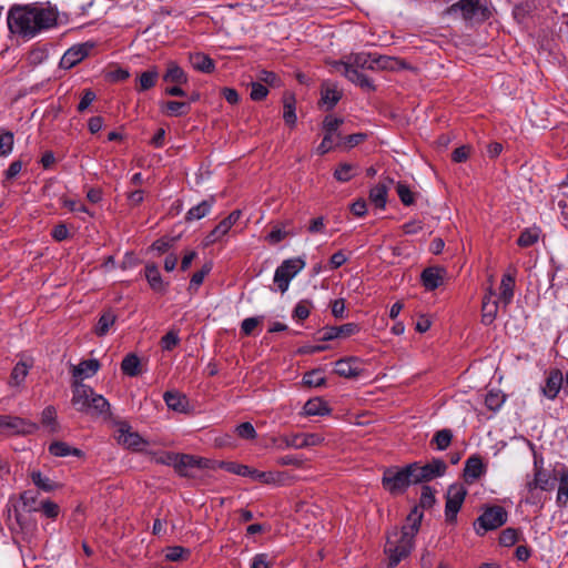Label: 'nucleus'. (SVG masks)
<instances>
[{
  "mask_svg": "<svg viewBox=\"0 0 568 568\" xmlns=\"http://www.w3.org/2000/svg\"><path fill=\"white\" fill-rule=\"evenodd\" d=\"M304 267L305 261L300 257L283 261L274 273V283L277 285L278 290L282 293H285L288 288L291 280Z\"/></svg>",
  "mask_w": 568,
  "mask_h": 568,
  "instance_id": "9",
  "label": "nucleus"
},
{
  "mask_svg": "<svg viewBox=\"0 0 568 568\" xmlns=\"http://www.w3.org/2000/svg\"><path fill=\"white\" fill-rule=\"evenodd\" d=\"M32 483L41 490L50 493L59 487V485L52 481L49 477H45L39 470H33L30 475Z\"/></svg>",
  "mask_w": 568,
  "mask_h": 568,
  "instance_id": "37",
  "label": "nucleus"
},
{
  "mask_svg": "<svg viewBox=\"0 0 568 568\" xmlns=\"http://www.w3.org/2000/svg\"><path fill=\"white\" fill-rule=\"evenodd\" d=\"M341 136H336L335 134L325 133L321 144L317 148V152L320 154H325L331 151L335 145H337V140Z\"/></svg>",
  "mask_w": 568,
  "mask_h": 568,
  "instance_id": "61",
  "label": "nucleus"
},
{
  "mask_svg": "<svg viewBox=\"0 0 568 568\" xmlns=\"http://www.w3.org/2000/svg\"><path fill=\"white\" fill-rule=\"evenodd\" d=\"M435 491L429 486H423L420 493L419 505L422 508H430L435 504Z\"/></svg>",
  "mask_w": 568,
  "mask_h": 568,
  "instance_id": "55",
  "label": "nucleus"
},
{
  "mask_svg": "<svg viewBox=\"0 0 568 568\" xmlns=\"http://www.w3.org/2000/svg\"><path fill=\"white\" fill-rule=\"evenodd\" d=\"M210 460L187 454H170L166 464L172 465L175 471L184 477H193L195 470L209 468Z\"/></svg>",
  "mask_w": 568,
  "mask_h": 568,
  "instance_id": "6",
  "label": "nucleus"
},
{
  "mask_svg": "<svg viewBox=\"0 0 568 568\" xmlns=\"http://www.w3.org/2000/svg\"><path fill=\"white\" fill-rule=\"evenodd\" d=\"M100 368L98 359H84L73 366L72 374L75 378H88L93 376Z\"/></svg>",
  "mask_w": 568,
  "mask_h": 568,
  "instance_id": "27",
  "label": "nucleus"
},
{
  "mask_svg": "<svg viewBox=\"0 0 568 568\" xmlns=\"http://www.w3.org/2000/svg\"><path fill=\"white\" fill-rule=\"evenodd\" d=\"M396 191H397L400 202L404 205L409 206V205L414 204L415 196L407 184H405L403 182H398L396 184Z\"/></svg>",
  "mask_w": 568,
  "mask_h": 568,
  "instance_id": "51",
  "label": "nucleus"
},
{
  "mask_svg": "<svg viewBox=\"0 0 568 568\" xmlns=\"http://www.w3.org/2000/svg\"><path fill=\"white\" fill-rule=\"evenodd\" d=\"M515 277L510 274H504L500 282L499 300L507 306L514 297Z\"/></svg>",
  "mask_w": 568,
  "mask_h": 568,
  "instance_id": "32",
  "label": "nucleus"
},
{
  "mask_svg": "<svg viewBox=\"0 0 568 568\" xmlns=\"http://www.w3.org/2000/svg\"><path fill=\"white\" fill-rule=\"evenodd\" d=\"M534 479L538 484L539 489L548 490L550 477L547 470L542 468V466L536 464V469L534 470Z\"/></svg>",
  "mask_w": 568,
  "mask_h": 568,
  "instance_id": "53",
  "label": "nucleus"
},
{
  "mask_svg": "<svg viewBox=\"0 0 568 568\" xmlns=\"http://www.w3.org/2000/svg\"><path fill=\"white\" fill-rule=\"evenodd\" d=\"M256 80L260 83H266L272 87L280 85L278 77L274 72L267 70H260L256 74Z\"/></svg>",
  "mask_w": 568,
  "mask_h": 568,
  "instance_id": "60",
  "label": "nucleus"
},
{
  "mask_svg": "<svg viewBox=\"0 0 568 568\" xmlns=\"http://www.w3.org/2000/svg\"><path fill=\"white\" fill-rule=\"evenodd\" d=\"M190 62L195 70L205 73H211L215 68L214 61L203 53L192 54L190 57Z\"/></svg>",
  "mask_w": 568,
  "mask_h": 568,
  "instance_id": "34",
  "label": "nucleus"
},
{
  "mask_svg": "<svg viewBox=\"0 0 568 568\" xmlns=\"http://www.w3.org/2000/svg\"><path fill=\"white\" fill-rule=\"evenodd\" d=\"M93 48L90 43H81L78 45L71 47L65 53L62 55L60 60V67L62 69H71L79 62H81L84 58L89 55L90 50Z\"/></svg>",
  "mask_w": 568,
  "mask_h": 568,
  "instance_id": "14",
  "label": "nucleus"
},
{
  "mask_svg": "<svg viewBox=\"0 0 568 568\" xmlns=\"http://www.w3.org/2000/svg\"><path fill=\"white\" fill-rule=\"evenodd\" d=\"M180 343V337L178 335V332L175 331H169L162 338H161V347L164 351H172L174 347L178 346Z\"/></svg>",
  "mask_w": 568,
  "mask_h": 568,
  "instance_id": "57",
  "label": "nucleus"
},
{
  "mask_svg": "<svg viewBox=\"0 0 568 568\" xmlns=\"http://www.w3.org/2000/svg\"><path fill=\"white\" fill-rule=\"evenodd\" d=\"M505 395L499 390H490L485 397V405L488 409L497 412L505 403Z\"/></svg>",
  "mask_w": 568,
  "mask_h": 568,
  "instance_id": "42",
  "label": "nucleus"
},
{
  "mask_svg": "<svg viewBox=\"0 0 568 568\" xmlns=\"http://www.w3.org/2000/svg\"><path fill=\"white\" fill-rule=\"evenodd\" d=\"M116 315L112 311H105L99 318L94 333L98 336H104L108 334L110 327L115 323Z\"/></svg>",
  "mask_w": 568,
  "mask_h": 568,
  "instance_id": "35",
  "label": "nucleus"
},
{
  "mask_svg": "<svg viewBox=\"0 0 568 568\" xmlns=\"http://www.w3.org/2000/svg\"><path fill=\"white\" fill-rule=\"evenodd\" d=\"M58 11L44 3L13 4L7 14L9 31L29 41L58 24Z\"/></svg>",
  "mask_w": 568,
  "mask_h": 568,
  "instance_id": "1",
  "label": "nucleus"
},
{
  "mask_svg": "<svg viewBox=\"0 0 568 568\" xmlns=\"http://www.w3.org/2000/svg\"><path fill=\"white\" fill-rule=\"evenodd\" d=\"M447 469V465L444 460L439 458H434L428 464L424 465V470L427 471L429 479H434L436 477H440L445 474Z\"/></svg>",
  "mask_w": 568,
  "mask_h": 568,
  "instance_id": "40",
  "label": "nucleus"
},
{
  "mask_svg": "<svg viewBox=\"0 0 568 568\" xmlns=\"http://www.w3.org/2000/svg\"><path fill=\"white\" fill-rule=\"evenodd\" d=\"M520 540V531L515 528H506L499 536V542L504 547H511Z\"/></svg>",
  "mask_w": 568,
  "mask_h": 568,
  "instance_id": "46",
  "label": "nucleus"
},
{
  "mask_svg": "<svg viewBox=\"0 0 568 568\" xmlns=\"http://www.w3.org/2000/svg\"><path fill=\"white\" fill-rule=\"evenodd\" d=\"M409 468L390 466L384 469L382 477L383 488L390 495L397 496L404 494L412 485Z\"/></svg>",
  "mask_w": 568,
  "mask_h": 568,
  "instance_id": "5",
  "label": "nucleus"
},
{
  "mask_svg": "<svg viewBox=\"0 0 568 568\" xmlns=\"http://www.w3.org/2000/svg\"><path fill=\"white\" fill-rule=\"evenodd\" d=\"M178 239H179V236H176V237L162 236L161 239L156 240L151 245V248L156 251L160 254H163V253L168 252L174 245V243L176 242Z\"/></svg>",
  "mask_w": 568,
  "mask_h": 568,
  "instance_id": "52",
  "label": "nucleus"
},
{
  "mask_svg": "<svg viewBox=\"0 0 568 568\" xmlns=\"http://www.w3.org/2000/svg\"><path fill=\"white\" fill-rule=\"evenodd\" d=\"M303 383L310 387H320L325 384V377L321 369H313L304 374Z\"/></svg>",
  "mask_w": 568,
  "mask_h": 568,
  "instance_id": "49",
  "label": "nucleus"
},
{
  "mask_svg": "<svg viewBox=\"0 0 568 568\" xmlns=\"http://www.w3.org/2000/svg\"><path fill=\"white\" fill-rule=\"evenodd\" d=\"M486 467L479 455H471L465 463L464 476L467 481H474L484 475Z\"/></svg>",
  "mask_w": 568,
  "mask_h": 568,
  "instance_id": "22",
  "label": "nucleus"
},
{
  "mask_svg": "<svg viewBox=\"0 0 568 568\" xmlns=\"http://www.w3.org/2000/svg\"><path fill=\"white\" fill-rule=\"evenodd\" d=\"M29 509H20L18 505L12 504L7 509V521L12 531L31 534L36 529V523L31 518Z\"/></svg>",
  "mask_w": 568,
  "mask_h": 568,
  "instance_id": "8",
  "label": "nucleus"
},
{
  "mask_svg": "<svg viewBox=\"0 0 568 568\" xmlns=\"http://www.w3.org/2000/svg\"><path fill=\"white\" fill-rule=\"evenodd\" d=\"M144 273L150 287L154 292L161 294H164L166 292L169 283L163 281L159 267L154 263L146 264Z\"/></svg>",
  "mask_w": 568,
  "mask_h": 568,
  "instance_id": "21",
  "label": "nucleus"
},
{
  "mask_svg": "<svg viewBox=\"0 0 568 568\" xmlns=\"http://www.w3.org/2000/svg\"><path fill=\"white\" fill-rule=\"evenodd\" d=\"M34 423L28 422L18 416L0 415V434L2 435H26L37 430Z\"/></svg>",
  "mask_w": 568,
  "mask_h": 568,
  "instance_id": "11",
  "label": "nucleus"
},
{
  "mask_svg": "<svg viewBox=\"0 0 568 568\" xmlns=\"http://www.w3.org/2000/svg\"><path fill=\"white\" fill-rule=\"evenodd\" d=\"M166 406L178 413H186L189 410V398L179 390H168L163 394Z\"/></svg>",
  "mask_w": 568,
  "mask_h": 568,
  "instance_id": "20",
  "label": "nucleus"
},
{
  "mask_svg": "<svg viewBox=\"0 0 568 568\" xmlns=\"http://www.w3.org/2000/svg\"><path fill=\"white\" fill-rule=\"evenodd\" d=\"M452 439V430L448 428H444L435 433L432 439V444H435L438 450H445L450 445Z\"/></svg>",
  "mask_w": 568,
  "mask_h": 568,
  "instance_id": "41",
  "label": "nucleus"
},
{
  "mask_svg": "<svg viewBox=\"0 0 568 568\" xmlns=\"http://www.w3.org/2000/svg\"><path fill=\"white\" fill-rule=\"evenodd\" d=\"M303 409L307 416H324L331 413L327 403L320 397L307 400Z\"/></svg>",
  "mask_w": 568,
  "mask_h": 568,
  "instance_id": "28",
  "label": "nucleus"
},
{
  "mask_svg": "<svg viewBox=\"0 0 568 568\" xmlns=\"http://www.w3.org/2000/svg\"><path fill=\"white\" fill-rule=\"evenodd\" d=\"M352 171V164L342 163L336 168L334 172V178L339 182H348L353 178Z\"/></svg>",
  "mask_w": 568,
  "mask_h": 568,
  "instance_id": "58",
  "label": "nucleus"
},
{
  "mask_svg": "<svg viewBox=\"0 0 568 568\" xmlns=\"http://www.w3.org/2000/svg\"><path fill=\"white\" fill-rule=\"evenodd\" d=\"M568 501V470H564L560 474L559 487L557 493V504L559 506H566Z\"/></svg>",
  "mask_w": 568,
  "mask_h": 568,
  "instance_id": "45",
  "label": "nucleus"
},
{
  "mask_svg": "<svg viewBox=\"0 0 568 568\" xmlns=\"http://www.w3.org/2000/svg\"><path fill=\"white\" fill-rule=\"evenodd\" d=\"M423 511L415 506L406 517L400 531L394 528L387 536L385 552L388 555V568H395L406 558L414 547V538L419 531Z\"/></svg>",
  "mask_w": 568,
  "mask_h": 568,
  "instance_id": "2",
  "label": "nucleus"
},
{
  "mask_svg": "<svg viewBox=\"0 0 568 568\" xmlns=\"http://www.w3.org/2000/svg\"><path fill=\"white\" fill-rule=\"evenodd\" d=\"M495 292L493 288H489L488 294L485 295L483 300V317L481 322L485 325H489L494 322L496 318L497 312H498V301L494 300Z\"/></svg>",
  "mask_w": 568,
  "mask_h": 568,
  "instance_id": "23",
  "label": "nucleus"
},
{
  "mask_svg": "<svg viewBox=\"0 0 568 568\" xmlns=\"http://www.w3.org/2000/svg\"><path fill=\"white\" fill-rule=\"evenodd\" d=\"M272 561L267 554H256L252 558L251 568H271Z\"/></svg>",
  "mask_w": 568,
  "mask_h": 568,
  "instance_id": "64",
  "label": "nucleus"
},
{
  "mask_svg": "<svg viewBox=\"0 0 568 568\" xmlns=\"http://www.w3.org/2000/svg\"><path fill=\"white\" fill-rule=\"evenodd\" d=\"M295 100L293 97H287L284 99V112L283 119L286 124L294 125L296 123V114H295Z\"/></svg>",
  "mask_w": 568,
  "mask_h": 568,
  "instance_id": "50",
  "label": "nucleus"
},
{
  "mask_svg": "<svg viewBox=\"0 0 568 568\" xmlns=\"http://www.w3.org/2000/svg\"><path fill=\"white\" fill-rule=\"evenodd\" d=\"M542 394L548 399H555L560 392V389L564 390V375L561 371L559 369H551L549 372L548 377L546 378V384L541 388Z\"/></svg>",
  "mask_w": 568,
  "mask_h": 568,
  "instance_id": "17",
  "label": "nucleus"
},
{
  "mask_svg": "<svg viewBox=\"0 0 568 568\" xmlns=\"http://www.w3.org/2000/svg\"><path fill=\"white\" fill-rule=\"evenodd\" d=\"M507 517L508 514L504 507L498 505L487 507L475 521V530L478 535L495 530L506 524Z\"/></svg>",
  "mask_w": 568,
  "mask_h": 568,
  "instance_id": "7",
  "label": "nucleus"
},
{
  "mask_svg": "<svg viewBox=\"0 0 568 568\" xmlns=\"http://www.w3.org/2000/svg\"><path fill=\"white\" fill-rule=\"evenodd\" d=\"M190 102L168 101L162 105V112L170 116H182L190 112Z\"/></svg>",
  "mask_w": 568,
  "mask_h": 568,
  "instance_id": "33",
  "label": "nucleus"
},
{
  "mask_svg": "<svg viewBox=\"0 0 568 568\" xmlns=\"http://www.w3.org/2000/svg\"><path fill=\"white\" fill-rule=\"evenodd\" d=\"M20 499L22 501V508L29 509V511H38L39 508L36 507L37 495L31 490H26L20 495Z\"/></svg>",
  "mask_w": 568,
  "mask_h": 568,
  "instance_id": "62",
  "label": "nucleus"
},
{
  "mask_svg": "<svg viewBox=\"0 0 568 568\" xmlns=\"http://www.w3.org/2000/svg\"><path fill=\"white\" fill-rule=\"evenodd\" d=\"M407 468H409V473L412 474L409 475L412 485L430 480L427 475V471L424 470V465H419L418 463H412L407 465Z\"/></svg>",
  "mask_w": 568,
  "mask_h": 568,
  "instance_id": "44",
  "label": "nucleus"
},
{
  "mask_svg": "<svg viewBox=\"0 0 568 568\" xmlns=\"http://www.w3.org/2000/svg\"><path fill=\"white\" fill-rule=\"evenodd\" d=\"M446 13L470 22H481L490 16L487 6L481 0H459L452 4Z\"/></svg>",
  "mask_w": 568,
  "mask_h": 568,
  "instance_id": "4",
  "label": "nucleus"
},
{
  "mask_svg": "<svg viewBox=\"0 0 568 568\" xmlns=\"http://www.w3.org/2000/svg\"><path fill=\"white\" fill-rule=\"evenodd\" d=\"M164 81L174 83H185L187 77L185 72L175 63L171 62L168 67L166 73L164 74Z\"/></svg>",
  "mask_w": 568,
  "mask_h": 568,
  "instance_id": "38",
  "label": "nucleus"
},
{
  "mask_svg": "<svg viewBox=\"0 0 568 568\" xmlns=\"http://www.w3.org/2000/svg\"><path fill=\"white\" fill-rule=\"evenodd\" d=\"M358 332L359 326L356 323H346L341 326H326L317 332V339L327 342L335 338H345L355 335Z\"/></svg>",
  "mask_w": 568,
  "mask_h": 568,
  "instance_id": "13",
  "label": "nucleus"
},
{
  "mask_svg": "<svg viewBox=\"0 0 568 568\" xmlns=\"http://www.w3.org/2000/svg\"><path fill=\"white\" fill-rule=\"evenodd\" d=\"M342 73L353 83L361 87L362 89L366 91H375V85L373 81L362 73L359 70L352 68L351 64H343L341 67Z\"/></svg>",
  "mask_w": 568,
  "mask_h": 568,
  "instance_id": "18",
  "label": "nucleus"
},
{
  "mask_svg": "<svg viewBox=\"0 0 568 568\" xmlns=\"http://www.w3.org/2000/svg\"><path fill=\"white\" fill-rule=\"evenodd\" d=\"M221 467L226 471L240 475L243 477H250L255 481H260L263 484H273L276 481V475L272 471H260L257 469H253L246 465L236 464V463H221Z\"/></svg>",
  "mask_w": 568,
  "mask_h": 568,
  "instance_id": "12",
  "label": "nucleus"
},
{
  "mask_svg": "<svg viewBox=\"0 0 568 568\" xmlns=\"http://www.w3.org/2000/svg\"><path fill=\"white\" fill-rule=\"evenodd\" d=\"M49 453L57 457H65V456H77L81 457L83 455L82 450L71 447L64 442H53L49 446Z\"/></svg>",
  "mask_w": 568,
  "mask_h": 568,
  "instance_id": "31",
  "label": "nucleus"
},
{
  "mask_svg": "<svg viewBox=\"0 0 568 568\" xmlns=\"http://www.w3.org/2000/svg\"><path fill=\"white\" fill-rule=\"evenodd\" d=\"M14 135L11 131L0 133V156H8L13 149Z\"/></svg>",
  "mask_w": 568,
  "mask_h": 568,
  "instance_id": "48",
  "label": "nucleus"
},
{
  "mask_svg": "<svg viewBox=\"0 0 568 568\" xmlns=\"http://www.w3.org/2000/svg\"><path fill=\"white\" fill-rule=\"evenodd\" d=\"M341 98L342 94L336 87L328 83H323L321 102L326 105L327 110H332L341 100Z\"/></svg>",
  "mask_w": 568,
  "mask_h": 568,
  "instance_id": "29",
  "label": "nucleus"
},
{
  "mask_svg": "<svg viewBox=\"0 0 568 568\" xmlns=\"http://www.w3.org/2000/svg\"><path fill=\"white\" fill-rule=\"evenodd\" d=\"M73 407L92 416H102L104 419L111 417L110 403L99 394H95L92 387L75 381L72 385Z\"/></svg>",
  "mask_w": 568,
  "mask_h": 568,
  "instance_id": "3",
  "label": "nucleus"
},
{
  "mask_svg": "<svg viewBox=\"0 0 568 568\" xmlns=\"http://www.w3.org/2000/svg\"><path fill=\"white\" fill-rule=\"evenodd\" d=\"M374 70H394L396 69L397 60L388 55H381L374 53Z\"/></svg>",
  "mask_w": 568,
  "mask_h": 568,
  "instance_id": "47",
  "label": "nucleus"
},
{
  "mask_svg": "<svg viewBox=\"0 0 568 568\" xmlns=\"http://www.w3.org/2000/svg\"><path fill=\"white\" fill-rule=\"evenodd\" d=\"M159 78V73L155 68H152L139 77V88L138 91H146L153 88L156 84V80Z\"/></svg>",
  "mask_w": 568,
  "mask_h": 568,
  "instance_id": "39",
  "label": "nucleus"
},
{
  "mask_svg": "<svg viewBox=\"0 0 568 568\" xmlns=\"http://www.w3.org/2000/svg\"><path fill=\"white\" fill-rule=\"evenodd\" d=\"M538 239H539V230L538 229H526L524 230L518 240H517V244L520 246V247H529L531 245H534L535 243L538 242Z\"/></svg>",
  "mask_w": 568,
  "mask_h": 568,
  "instance_id": "43",
  "label": "nucleus"
},
{
  "mask_svg": "<svg viewBox=\"0 0 568 568\" xmlns=\"http://www.w3.org/2000/svg\"><path fill=\"white\" fill-rule=\"evenodd\" d=\"M343 123L342 119L334 118L332 115L325 116L323 121V129L325 133L335 134L336 136H341V134L337 132L339 125Z\"/></svg>",
  "mask_w": 568,
  "mask_h": 568,
  "instance_id": "59",
  "label": "nucleus"
},
{
  "mask_svg": "<svg viewBox=\"0 0 568 568\" xmlns=\"http://www.w3.org/2000/svg\"><path fill=\"white\" fill-rule=\"evenodd\" d=\"M445 270L442 267H427L422 272L420 280L427 291H434L443 284Z\"/></svg>",
  "mask_w": 568,
  "mask_h": 568,
  "instance_id": "19",
  "label": "nucleus"
},
{
  "mask_svg": "<svg viewBox=\"0 0 568 568\" xmlns=\"http://www.w3.org/2000/svg\"><path fill=\"white\" fill-rule=\"evenodd\" d=\"M240 211H233L222 220L205 237V244L210 245L222 239L240 219Z\"/></svg>",
  "mask_w": 568,
  "mask_h": 568,
  "instance_id": "15",
  "label": "nucleus"
},
{
  "mask_svg": "<svg viewBox=\"0 0 568 568\" xmlns=\"http://www.w3.org/2000/svg\"><path fill=\"white\" fill-rule=\"evenodd\" d=\"M121 369L130 377L140 375V358L133 353L128 354L121 363Z\"/></svg>",
  "mask_w": 568,
  "mask_h": 568,
  "instance_id": "36",
  "label": "nucleus"
},
{
  "mask_svg": "<svg viewBox=\"0 0 568 568\" xmlns=\"http://www.w3.org/2000/svg\"><path fill=\"white\" fill-rule=\"evenodd\" d=\"M312 306V302L308 300L300 301L293 311V318L305 320L310 316V308Z\"/></svg>",
  "mask_w": 568,
  "mask_h": 568,
  "instance_id": "56",
  "label": "nucleus"
},
{
  "mask_svg": "<svg viewBox=\"0 0 568 568\" xmlns=\"http://www.w3.org/2000/svg\"><path fill=\"white\" fill-rule=\"evenodd\" d=\"M467 489L462 484H453L448 487L445 504V517L447 523H455L466 498Z\"/></svg>",
  "mask_w": 568,
  "mask_h": 568,
  "instance_id": "10",
  "label": "nucleus"
},
{
  "mask_svg": "<svg viewBox=\"0 0 568 568\" xmlns=\"http://www.w3.org/2000/svg\"><path fill=\"white\" fill-rule=\"evenodd\" d=\"M355 361V358L338 359L335 363V373L346 378L357 377L361 373V369L353 365Z\"/></svg>",
  "mask_w": 568,
  "mask_h": 568,
  "instance_id": "30",
  "label": "nucleus"
},
{
  "mask_svg": "<svg viewBox=\"0 0 568 568\" xmlns=\"http://www.w3.org/2000/svg\"><path fill=\"white\" fill-rule=\"evenodd\" d=\"M392 179H386L385 182H379L369 191V201L377 209L384 210L387 202L388 184H392Z\"/></svg>",
  "mask_w": 568,
  "mask_h": 568,
  "instance_id": "24",
  "label": "nucleus"
},
{
  "mask_svg": "<svg viewBox=\"0 0 568 568\" xmlns=\"http://www.w3.org/2000/svg\"><path fill=\"white\" fill-rule=\"evenodd\" d=\"M374 53H366V52H359V53H353L347 58L346 62H339L338 67H343V64H351L352 68H355L357 70L359 69H367V70H374Z\"/></svg>",
  "mask_w": 568,
  "mask_h": 568,
  "instance_id": "25",
  "label": "nucleus"
},
{
  "mask_svg": "<svg viewBox=\"0 0 568 568\" xmlns=\"http://www.w3.org/2000/svg\"><path fill=\"white\" fill-rule=\"evenodd\" d=\"M214 203L215 197L212 195L209 199L203 200L197 205L192 206L185 214V221L192 222L205 217L211 212V209L213 207Z\"/></svg>",
  "mask_w": 568,
  "mask_h": 568,
  "instance_id": "26",
  "label": "nucleus"
},
{
  "mask_svg": "<svg viewBox=\"0 0 568 568\" xmlns=\"http://www.w3.org/2000/svg\"><path fill=\"white\" fill-rule=\"evenodd\" d=\"M28 375V366L23 362H19L12 369L11 379L16 385H20Z\"/></svg>",
  "mask_w": 568,
  "mask_h": 568,
  "instance_id": "63",
  "label": "nucleus"
},
{
  "mask_svg": "<svg viewBox=\"0 0 568 568\" xmlns=\"http://www.w3.org/2000/svg\"><path fill=\"white\" fill-rule=\"evenodd\" d=\"M118 442L126 448L133 450H140L141 446L145 443L143 438L134 432H131V427L128 423H121L119 425Z\"/></svg>",
  "mask_w": 568,
  "mask_h": 568,
  "instance_id": "16",
  "label": "nucleus"
},
{
  "mask_svg": "<svg viewBox=\"0 0 568 568\" xmlns=\"http://www.w3.org/2000/svg\"><path fill=\"white\" fill-rule=\"evenodd\" d=\"M190 555V551L181 546L169 547L165 552V559L169 561H179Z\"/></svg>",
  "mask_w": 568,
  "mask_h": 568,
  "instance_id": "54",
  "label": "nucleus"
}]
</instances>
